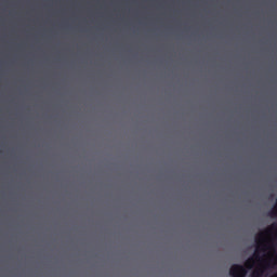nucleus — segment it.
<instances>
[{"label": "nucleus", "instance_id": "nucleus-1", "mask_svg": "<svg viewBox=\"0 0 277 277\" xmlns=\"http://www.w3.org/2000/svg\"><path fill=\"white\" fill-rule=\"evenodd\" d=\"M229 276L233 277H246L248 276V269L241 264H234L229 269Z\"/></svg>", "mask_w": 277, "mask_h": 277}, {"label": "nucleus", "instance_id": "nucleus-2", "mask_svg": "<svg viewBox=\"0 0 277 277\" xmlns=\"http://www.w3.org/2000/svg\"><path fill=\"white\" fill-rule=\"evenodd\" d=\"M245 269H252V267H254V258H249L246 262H245Z\"/></svg>", "mask_w": 277, "mask_h": 277}, {"label": "nucleus", "instance_id": "nucleus-3", "mask_svg": "<svg viewBox=\"0 0 277 277\" xmlns=\"http://www.w3.org/2000/svg\"><path fill=\"white\" fill-rule=\"evenodd\" d=\"M268 215H269V217H276V215H277V210H272V211H269V212H268Z\"/></svg>", "mask_w": 277, "mask_h": 277}, {"label": "nucleus", "instance_id": "nucleus-4", "mask_svg": "<svg viewBox=\"0 0 277 277\" xmlns=\"http://www.w3.org/2000/svg\"><path fill=\"white\" fill-rule=\"evenodd\" d=\"M253 276L261 277V274L254 273Z\"/></svg>", "mask_w": 277, "mask_h": 277}]
</instances>
